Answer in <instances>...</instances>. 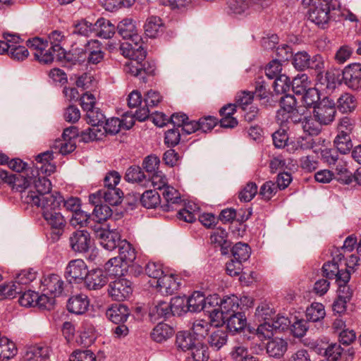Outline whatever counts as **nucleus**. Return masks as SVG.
<instances>
[{"mask_svg": "<svg viewBox=\"0 0 361 361\" xmlns=\"http://www.w3.org/2000/svg\"><path fill=\"white\" fill-rule=\"evenodd\" d=\"M309 6L308 19L323 29L326 27L330 21L336 20L341 9L338 0H314Z\"/></svg>", "mask_w": 361, "mask_h": 361, "instance_id": "f257e3e1", "label": "nucleus"}, {"mask_svg": "<svg viewBox=\"0 0 361 361\" xmlns=\"http://www.w3.org/2000/svg\"><path fill=\"white\" fill-rule=\"evenodd\" d=\"M32 183V189L21 196L27 204L37 207L45 203V200H49L50 197L53 199L63 197L59 192H51V183L44 176L35 177Z\"/></svg>", "mask_w": 361, "mask_h": 361, "instance_id": "f03ea898", "label": "nucleus"}, {"mask_svg": "<svg viewBox=\"0 0 361 361\" xmlns=\"http://www.w3.org/2000/svg\"><path fill=\"white\" fill-rule=\"evenodd\" d=\"M63 201V197L54 199L50 197L49 200H45V203L37 206L41 209L42 217L47 224L51 229L57 230L58 233H61L66 224V219L61 213V207Z\"/></svg>", "mask_w": 361, "mask_h": 361, "instance_id": "7ed1b4c3", "label": "nucleus"}, {"mask_svg": "<svg viewBox=\"0 0 361 361\" xmlns=\"http://www.w3.org/2000/svg\"><path fill=\"white\" fill-rule=\"evenodd\" d=\"M184 299L176 297L171 299L170 303L165 301L159 302L149 311V316L154 319L166 318L171 314H181L185 311Z\"/></svg>", "mask_w": 361, "mask_h": 361, "instance_id": "20e7f679", "label": "nucleus"}, {"mask_svg": "<svg viewBox=\"0 0 361 361\" xmlns=\"http://www.w3.org/2000/svg\"><path fill=\"white\" fill-rule=\"evenodd\" d=\"M314 117L323 125H329L335 119L336 110L335 102L325 97L314 106Z\"/></svg>", "mask_w": 361, "mask_h": 361, "instance_id": "39448f33", "label": "nucleus"}, {"mask_svg": "<svg viewBox=\"0 0 361 361\" xmlns=\"http://www.w3.org/2000/svg\"><path fill=\"white\" fill-rule=\"evenodd\" d=\"M26 44L30 49L35 51L34 56L39 63L49 64L54 61V54L50 49H47L48 47L47 40L35 37L32 39H29L26 42Z\"/></svg>", "mask_w": 361, "mask_h": 361, "instance_id": "423d86ee", "label": "nucleus"}, {"mask_svg": "<svg viewBox=\"0 0 361 361\" xmlns=\"http://www.w3.org/2000/svg\"><path fill=\"white\" fill-rule=\"evenodd\" d=\"M70 247L75 252H87L92 247L93 240L87 230H77L69 238Z\"/></svg>", "mask_w": 361, "mask_h": 361, "instance_id": "0eeeda50", "label": "nucleus"}, {"mask_svg": "<svg viewBox=\"0 0 361 361\" xmlns=\"http://www.w3.org/2000/svg\"><path fill=\"white\" fill-rule=\"evenodd\" d=\"M343 83L353 90H361V63H355L345 66L342 71Z\"/></svg>", "mask_w": 361, "mask_h": 361, "instance_id": "6e6552de", "label": "nucleus"}, {"mask_svg": "<svg viewBox=\"0 0 361 361\" xmlns=\"http://www.w3.org/2000/svg\"><path fill=\"white\" fill-rule=\"evenodd\" d=\"M87 271V267L82 259H72L66 268L65 277L69 283H78L85 279Z\"/></svg>", "mask_w": 361, "mask_h": 361, "instance_id": "1a4fd4ad", "label": "nucleus"}, {"mask_svg": "<svg viewBox=\"0 0 361 361\" xmlns=\"http://www.w3.org/2000/svg\"><path fill=\"white\" fill-rule=\"evenodd\" d=\"M108 292L113 300L123 301L132 295V283L126 279H119L109 283Z\"/></svg>", "mask_w": 361, "mask_h": 361, "instance_id": "9d476101", "label": "nucleus"}, {"mask_svg": "<svg viewBox=\"0 0 361 361\" xmlns=\"http://www.w3.org/2000/svg\"><path fill=\"white\" fill-rule=\"evenodd\" d=\"M42 292L49 293L53 297L61 295L64 290V281L61 277L56 274L44 275L41 280Z\"/></svg>", "mask_w": 361, "mask_h": 361, "instance_id": "9b49d317", "label": "nucleus"}, {"mask_svg": "<svg viewBox=\"0 0 361 361\" xmlns=\"http://www.w3.org/2000/svg\"><path fill=\"white\" fill-rule=\"evenodd\" d=\"M96 238L99 240L101 245L107 250H113L121 243V235L116 230H107L98 227L95 229Z\"/></svg>", "mask_w": 361, "mask_h": 361, "instance_id": "f8f14e48", "label": "nucleus"}, {"mask_svg": "<svg viewBox=\"0 0 361 361\" xmlns=\"http://www.w3.org/2000/svg\"><path fill=\"white\" fill-rule=\"evenodd\" d=\"M52 353L51 347L47 343H39L28 347L24 354L25 361H46Z\"/></svg>", "mask_w": 361, "mask_h": 361, "instance_id": "ddd939ff", "label": "nucleus"}, {"mask_svg": "<svg viewBox=\"0 0 361 361\" xmlns=\"http://www.w3.org/2000/svg\"><path fill=\"white\" fill-rule=\"evenodd\" d=\"M117 30L123 39H129L136 45L142 40L135 22L131 18H125L120 21L117 25Z\"/></svg>", "mask_w": 361, "mask_h": 361, "instance_id": "4468645a", "label": "nucleus"}, {"mask_svg": "<svg viewBox=\"0 0 361 361\" xmlns=\"http://www.w3.org/2000/svg\"><path fill=\"white\" fill-rule=\"evenodd\" d=\"M154 283H152V286L156 287L157 290L163 295H172L180 287L178 279L173 274H164L159 279L154 281Z\"/></svg>", "mask_w": 361, "mask_h": 361, "instance_id": "2eb2a0df", "label": "nucleus"}, {"mask_svg": "<svg viewBox=\"0 0 361 361\" xmlns=\"http://www.w3.org/2000/svg\"><path fill=\"white\" fill-rule=\"evenodd\" d=\"M48 39L51 47L49 48L54 56L56 55L59 59L65 57V49L63 45L66 41L64 32L59 30H54L48 35Z\"/></svg>", "mask_w": 361, "mask_h": 361, "instance_id": "dca6fc26", "label": "nucleus"}, {"mask_svg": "<svg viewBox=\"0 0 361 361\" xmlns=\"http://www.w3.org/2000/svg\"><path fill=\"white\" fill-rule=\"evenodd\" d=\"M86 51H87V63L97 65L103 61L105 53L103 51L101 42L96 39L87 41L86 43Z\"/></svg>", "mask_w": 361, "mask_h": 361, "instance_id": "f3484780", "label": "nucleus"}, {"mask_svg": "<svg viewBox=\"0 0 361 361\" xmlns=\"http://www.w3.org/2000/svg\"><path fill=\"white\" fill-rule=\"evenodd\" d=\"M84 280L85 286L89 290L100 289L108 282L106 275L99 269L87 271Z\"/></svg>", "mask_w": 361, "mask_h": 361, "instance_id": "a211bd4d", "label": "nucleus"}, {"mask_svg": "<svg viewBox=\"0 0 361 361\" xmlns=\"http://www.w3.org/2000/svg\"><path fill=\"white\" fill-rule=\"evenodd\" d=\"M90 301L86 295L77 294L71 296L67 302L68 310L75 314H83L88 310Z\"/></svg>", "mask_w": 361, "mask_h": 361, "instance_id": "6ab92c4d", "label": "nucleus"}, {"mask_svg": "<svg viewBox=\"0 0 361 361\" xmlns=\"http://www.w3.org/2000/svg\"><path fill=\"white\" fill-rule=\"evenodd\" d=\"M106 315L113 323L118 324L126 322L130 315V310L123 304H115L107 309Z\"/></svg>", "mask_w": 361, "mask_h": 361, "instance_id": "aec40b11", "label": "nucleus"}, {"mask_svg": "<svg viewBox=\"0 0 361 361\" xmlns=\"http://www.w3.org/2000/svg\"><path fill=\"white\" fill-rule=\"evenodd\" d=\"M205 302V295L200 291H195L191 296L186 300V301L184 300L185 310L183 312H187L188 311L197 312L204 310Z\"/></svg>", "mask_w": 361, "mask_h": 361, "instance_id": "412c9836", "label": "nucleus"}, {"mask_svg": "<svg viewBox=\"0 0 361 361\" xmlns=\"http://www.w3.org/2000/svg\"><path fill=\"white\" fill-rule=\"evenodd\" d=\"M30 178H27L20 173L8 175L7 173L4 182L10 185L13 190L23 192V195L26 192L25 189L30 185Z\"/></svg>", "mask_w": 361, "mask_h": 361, "instance_id": "4be33fe9", "label": "nucleus"}, {"mask_svg": "<svg viewBox=\"0 0 361 361\" xmlns=\"http://www.w3.org/2000/svg\"><path fill=\"white\" fill-rule=\"evenodd\" d=\"M287 342L279 338H275L267 343V353L269 357L280 358L286 352Z\"/></svg>", "mask_w": 361, "mask_h": 361, "instance_id": "5701e85b", "label": "nucleus"}, {"mask_svg": "<svg viewBox=\"0 0 361 361\" xmlns=\"http://www.w3.org/2000/svg\"><path fill=\"white\" fill-rule=\"evenodd\" d=\"M97 35L103 39H110L115 33V26L110 20L104 18H99L94 24Z\"/></svg>", "mask_w": 361, "mask_h": 361, "instance_id": "b1692460", "label": "nucleus"}, {"mask_svg": "<svg viewBox=\"0 0 361 361\" xmlns=\"http://www.w3.org/2000/svg\"><path fill=\"white\" fill-rule=\"evenodd\" d=\"M338 178V180L342 183L350 184L353 180V175L348 168V162L341 157L333 165Z\"/></svg>", "mask_w": 361, "mask_h": 361, "instance_id": "393cba45", "label": "nucleus"}, {"mask_svg": "<svg viewBox=\"0 0 361 361\" xmlns=\"http://www.w3.org/2000/svg\"><path fill=\"white\" fill-rule=\"evenodd\" d=\"M99 196H102L104 202L110 205H118L121 202L123 193L116 187L106 188L98 191Z\"/></svg>", "mask_w": 361, "mask_h": 361, "instance_id": "a878e982", "label": "nucleus"}, {"mask_svg": "<svg viewBox=\"0 0 361 361\" xmlns=\"http://www.w3.org/2000/svg\"><path fill=\"white\" fill-rule=\"evenodd\" d=\"M174 334L172 327L165 323H159L151 332V338L157 343H162Z\"/></svg>", "mask_w": 361, "mask_h": 361, "instance_id": "bb28decb", "label": "nucleus"}, {"mask_svg": "<svg viewBox=\"0 0 361 361\" xmlns=\"http://www.w3.org/2000/svg\"><path fill=\"white\" fill-rule=\"evenodd\" d=\"M162 196L166 201V204L161 207L165 211L173 209V205L178 204L181 201L180 192L171 186H166L162 192Z\"/></svg>", "mask_w": 361, "mask_h": 361, "instance_id": "cd10ccee", "label": "nucleus"}, {"mask_svg": "<svg viewBox=\"0 0 361 361\" xmlns=\"http://www.w3.org/2000/svg\"><path fill=\"white\" fill-rule=\"evenodd\" d=\"M163 23L158 16L149 17L144 25L145 35L150 37H156L162 31Z\"/></svg>", "mask_w": 361, "mask_h": 361, "instance_id": "c85d7f7f", "label": "nucleus"}, {"mask_svg": "<svg viewBox=\"0 0 361 361\" xmlns=\"http://www.w3.org/2000/svg\"><path fill=\"white\" fill-rule=\"evenodd\" d=\"M226 323L230 331L238 332L246 326V317L243 312H238L228 316Z\"/></svg>", "mask_w": 361, "mask_h": 361, "instance_id": "c756f323", "label": "nucleus"}, {"mask_svg": "<svg viewBox=\"0 0 361 361\" xmlns=\"http://www.w3.org/2000/svg\"><path fill=\"white\" fill-rule=\"evenodd\" d=\"M228 233L225 229L217 228L210 235L211 243L215 247H220L223 254L226 253L230 243L227 241Z\"/></svg>", "mask_w": 361, "mask_h": 361, "instance_id": "7c9ffc66", "label": "nucleus"}, {"mask_svg": "<svg viewBox=\"0 0 361 361\" xmlns=\"http://www.w3.org/2000/svg\"><path fill=\"white\" fill-rule=\"evenodd\" d=\"M197 342L198 341L188 331H179L176 334V344L177 348L182 351H190Z\"/></svg>", "mask_w": 361, "mask_h": 361, "instance_id": "2f4dec72", "label": "nucleus"}, {"mask_svg": "<svg viewBox=\"0 0 361 361\" xmlns=\"http://www.w3.org/2000/svg\"><path fill=\"white\" fill-rule=\"evenodd\" d=\"M17 353L16 344L5 337H0V361L8 360Z\"/></svg>", "mask_w": 361, "mask_h": 361, "instance_id": "473e14b6", "label": "nucleus"}, {"mask_svg": "<svg viewBox=\"0 0 361 361\" xmlns=\"http://www.w3.org/2000/svg\"><path fill=\"white\" fill-rule=\"evenodd\" d=\"M311 82L307 74H298L291 82L293 92L295 94H303L307 89L310 88Z\"/></svg>", "mask_w": 361, "mask_h": 361, "instance_id": "72a5a7b5", "label": "nucleus"}, {"mask_svg": "<svg viewBox=\"0 0 361 361\" xmlns=\"http://www.w3.org/2000/svg\"><path fill=\"white\" fill-rule=\"evenodd\" d=\"M119 257L121 262L126 264L132 263L136 259L135 250L127 240L121 241L119 245Z\"/></svg>", "mask_w": 361, "mask_h": 361, "instance_id": "f704fd0d", "label": "nucleus"}, {"mask_svg": "<svg viewBox=\"0 0 361 361\" xmlns=\"http://www.w3.org/2000/svg\"><path fill=\"white\" fill-rule=\"evenodd\" d=\"M190 357L187 361H207L209 357V348L207 345L198 341L191 348Z\"/></svg>", "mask_w": 361, "mask_h": 361, "instance_id": "c9c22d12", "label": "nucleus"}, {"mask_svg": "<svg viewBox=\"0 0 361 361\" xmlns=\"http://www.w3.org/2000/svg\"><path fill=\"white\" fill-rule=\"evenodd\" d=\"M356 106V99L350 93L341 94L337 100V108L342 113L351 112Z\"/></svg>", "mask_w": 361, "mask_h": 361, "instance_id": "e433bc0d", "label": "nucleus"}, {"mask_svg": "<svg viewBox=\"0 0 361 361\" xmlns=\"http://www.w3.org/2000/svg\"><path fill=\"white\" fill-rule=\"evenodd\" d=\"M325 315L324 306L320 302H313L306 310V318L310 322H319L323 319Z\"/></svg>", "mask_w": 361, "mask_h": 361, "instance_id": "4c0bfd02", "label": "nucleus"}, {"mask_svg": "<svg viewBox=\"0 0 361 361\" xmlns=\"http://www.w3.org/2000/svg\"><path fill=\"white\" fill-rule=\"evenodd\" d=\"M51 149H54L57 154L63 155L68 154L73 152L76 148L75 140L66 139H57L51 146Z\"/></svg>", "mask_w": 361, "mask_h": 361, "instance_id": "58836bf2", "label": "nucleus"}, {"mask_svg": "<svg viewBox=\"0 0 361 361\" xmlns=\"http://www.w3.org/2000/svg\"><path fill=\"white\" fill-rule=\"evenodd\" d=\"M239 298L232 295L231 296H226L221 300L219 308L228 316L231 314L238 312L239 307Z\"/></svg>", "mask_w": 361, "mask_h": 361, "instance_id": "ea45409f", "label": "nucleus"}, {"mask_svg": "<svg viewBox=\"0 0 361 361\" xmlns=\"http://www.w3.org/2000/svg\"><path fill=\"white\" fill-rule=\"evenodd\" d=\"M142 41L137 45L133 42L126 44L128 49L126 56L129 57V59L135 60L139 63H142L145 61L147 52L142 48Z\"/></svg>", "mask_w": 361, "mask_h": 361, "instance_id": "a19ab883", "label": "nucleus"}, {"mask_svg": "<svg viewBox=\"0 0 361 361\" xmlns=\"http://www.w3.org/2000/svg\"><path fill=\"white\" fill-rule=\"evenodd\" d=\"M334 145L342 154H346L352 149L353 143L349 134H338L334 141Z\"/></svg>", "mask_w": 361, "mask_h": 361, "instance_id": "79ce46f5", "label": "nucleus"}, {"mask_svg": "<svg viewBox=\"0 0 361 361\" xmlns=\"http://www.w3.org/2000/svg\"><path fill=\"white\" fill-rule=\"evenodd\" d=\"M125 179L128 182L137 183L145 185L146 176L138 166L129 167L126 171Z\"/></svg>", "mask_w": 361, "mask_h": 361, "instance_id": "37998d69", "label": "nucleus"}, {"mask_svg": "<svg viewBox=\"0 0 361 361\" xmlns=\"http://www.w3.org/2000/svg\"><path fill=\"white\" fill-rule=\"evenodd\" d=\"M141 204L146 208H154L160 203V195L154 190H146L140 197Z\"/></svg>", "mask_w": 361, "mask_h": 361, "instance_id": "c03bdc74", "label": "nucleus"}, {"mask_svg": "<svg viewBox=\"0 0 361 361\" xmlns=\"http://www.w3.org/2000/svg\"><path fill=\"white\" fill-rule=\"evenodd\" d=\"M227 339L228 334L226 331L216 329L212 333L208 342L212 348L218 350L226 343Z\"/></svg>", "mask_w": 361, "mask_h": 361, "instance_id": "a18cd8bd", "label": "nucleus"}, {"mask_svg": "<svg viewBox=\"0 0 361 361\" xmlns=\"http://www.w3.org/2000/svg\"><path fill=\"white\" fill-rule=\"evenodd\" d=\"M321 124L318 120L312 116H304L302 121V128L305 133L309 135H317L321 131Z\"/></svg>", "mask_w": 361, "mask_h": 361, "instance_id": "49530a36", "label": "nucleus"}, {"mask_svg": "<svg viewBox=\"0 0 361 361\" xmlns=\"http://www.w3.org/2000/svg\"><path fill=\"white\" fill-rule=\"evenodd\" d=\"M231 252L233 259L243 262L247 260L250 256V247L247 244L238 243L233 247Z\"/></svg>", "mask_w": 361, "mask_h": 361, "instance_id": "de8ad7c7", "label": "nucleus"}, {"mask_svg": "<svg viewBox=\"0 0 361 361\" xmlns=\"http://www.w3.org/2000/svg\"><path fill=\"white\" fill-rule=\"evenodd\" d=\"M209 313V324L215 327L223 326L226 322L228 315L226 314L219 307L207 310Z\"/></svg>", "mask_w": 361, "mask_h": 361, "instance_id": "09e8293b", "label": "nucleus"}, {"mask_svg": "<svg viewBox=\"0 0 361 361\" xmlns=\"http://www.w3.org/2000/svg\"><path fill=\"white\" fill-rule=\"evenodd\" d=\"M310 54L305 51H298L293 56V65L298 71L308 68L310 65Z\"/></svg>", "mask_w": 361, "mask_h": 361, "instance_id": "8fccbe9b", "label": "nucleus"}, {"mask_svg": "<svg viewBox=\"0 0 361 361\" xmlns=\"http://www.w3.org/2000/svg\"><path fill=\"white\" fill-rule=\"evenodd\" d=\"M16 281L12 283H8L0 286V300L4 298H14L17 294L21 293L22 290L18 287Z\"/></svg>", "mask_w": 361, "mask_h": 361, "instance_id": "3c124183", "label": "nucleus"}, {"mask_svg": "<svg viewBox=\"0 0 361 361\" xmlns=\"http://www.w3.org/2000/svg\"><path fill=\"white\" fill-rule=\"evenodd\" d=\"M278 187L271 180L266 181L259 188V195L265 201L271 200L278 192Z\"/></svg>", "mask_w": 361, "mask_h": 361, "instance_id": "603ef678", "label": "nucleus"}, {"mask_svg": "<svg viewBox=\"0 0 361 361\" xmlns=\"http://www.w3.org/2000/svg\"><path fill=\"white\" fill-rule=\"evenodd\" d=\"M104 135L102 128L97 126H92V127L83 130L80 133L81 140L85 142H89L94 140L101 139Z\"/></svg>", "mask_w": 361, "mask_h": 361, "instance_id": "864d4df0", "label": "nucleus"}, {"mask_svg": "<svg viewBox=\"0 0 361 361\" xmlns=\"http://www.w3.org/2000/svg\"><path fill=\"white\" fill-rule=\"evenodd\" d=\"M112 215V210L106 204H97L92 212V216L94 221L102 222L106 221Z\"/></svg>", "mask_w": 361, "mask_h": 361, "instance_id": "5fc2aeb1", "label": "nucleus"}, {"mask_svg": "<svg viewBox=\"0 0 361 361\" xmlns=\"http://www.w3.org/2000/svg\"><path fill=\"white\" fill-rule=\"evenodd\" d=\"M274 79L273 87L277 94L286 93L289 91L291 87V81L286 75H279Z\"/></svg>", "mask_w": 361, "mask_h": 361, "instance_id": "6e6d98bb", "label": "nucleus"}, {"mask_svg": "<svg viewBox=\"0 0 361 361\" xmlns=\"http://www.w3.org/2000/svg\"><path fill=\"white\" fill-rule=\"evenodd\" d=\"M257 193V185L254 182H248L239 192L238 197L241 202L251 201Z\"/></svg>", "mask_w": 361, "mask_h": 361, "instance_id": "4d7b16f0", "label": "nucleus"}, {"mask_svg": "<svg viewBox=\"0 0 361 361\" xmlns=\"http://www.w3.org/2000/svg\"><path fill=\"white\" fill-rule=\"evenodd\" d=\"M86 118L92 126H102L105 121V116L99 108L94 107L86 112Z\"/></svg>", "mask_w": 361, "mask_h": 361, "instance_id": "13d9d810", "label": "nucleus"}, {"mask_svg": "<svg viewBox=\"0 0 361 361\" xmlns=\"http://www.w3.org/2000/svg\"><path fill=\"white\" fill-rule=\"evenodd\" d=\"M211 325L209 321L203 319H197L192 322V331L199 337H204L207 335Z\"/></svg>", "mask_w": 361, "mask_h": 361, "instance_id": "bf43d9fd", "label": "nucleus"}, {"mask_svg": "<svg viewBox=\"0 0 361 361\" xmlns=\"http://www.w3.org/2000/svg\"><path fill=\"white\" fill-rule=\"evenodd\" d=\"M8 54L14 61H23L29 56V51L25 47L11 44Z\"/></svg>", "mask_w": 361, "mask_h": 361, "instance_id": "052dcab7", "label": "nucleus"}, {"mask_svg": "<svg viewBox=\"0 0 361 361\" xmlns=\"http://www.w3.org/2000/svg\"><path fill=\"white\" fill-rule=\"evenodd\" d=\"M122 121L118 118H111L109 119H105L104 126H100L102 129V131L104 133H108L111 135H115L118 133L121 129Z\"/></svg>", "mask_w": 361, "mask_h": 361, "instance_id": "680f3d73", "label": "nucleus"}, {"mask_svg": "<svg viewBox=\"0 0 361 361\" xmlns=\"http://www.w3.org/2000/svg\"><path fill=\"white\" fill-rule=\"evenodd\" d=\"M70 223L73 226L85 227L89 226L90 224V216L86 212L79 210L73 214L70 220Z\"/></svg>", "mask_w": 361, "mask_h": 361, "instance_id": "e2e57ef3", "label": "nucleus"}, {"mask_svg": "<svg viewBox=\"0 0 361 361\" xmlns=\"http://www.w3.org/2000/svg\"><path fill=\"white\" fill-rule=\"evenodd\" d=\"M319 99V91L314 87L307 89L302 96L303 103L307 107L316 106Z\"/></svg>", "mask_w": 361, "mask_h": 361, "instance_id": "0e129e2a", "label": "nucleus"}, {"mask_svg": "<svg viewBox=\"0 0 361 361\" xmlns=\"http://www.w3.org/2000/svg\"><path fill=\"white\" fill-rule=\"evenodd\" d=\"M254 99V93L250 91H242L235 97V104L246 111L247 106L251 104Z\"/></svg>", "mask_w": 361, "mask_h": 361, "instance_id": "69168bd1", "label": "nucleus"}, {"mask_svg": "<svg viewBox=\"0 0 361 361\" xmlns=\"http://www.w3.org/2000/svg\"><path fill=\"white\" fill-rule=\"evenodd\" d=\"M341 158L338 151L335 149L325 148L321 151V159L328 166H331Z\"/></svg>", "mask_w": 361, "mask_h": 361, "instance_id": "338daca9", "label": "nucleus"}, {"mask_svg": "<svg viewBox=\"0 0 361 361\" xmlns=\"http://www.w3.org/2000/svg\"><path fill=\"white\" fill-rule=\"evenodd\" d=\"M70 361H97L95 355L90 350H75L71 356Z\"/></svg>", "mask_w": 361, "mask_h": 361, "instance_id": "774afa93", "label": "nucleus"}]
</instances>
